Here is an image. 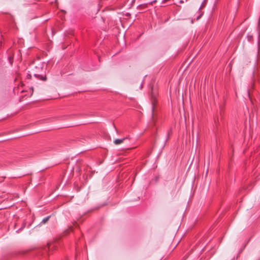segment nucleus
<instances>
[{
  "label": "nucleus",
  "mask_w": 260,
  "mask_h": 260,
  "mask_svg": "<svg viewBox=\"0 0 260 260\" xmlns=\"http://www.w3.org/2000/svg\"><path fill=\"white\" fill-rule=\"evenodd\" d=\"M50 217V216H47V217H45V218H44V219L42 220V221L41 223H46V222L48 221V220H49V219Z\"/></svg>",
  "instance_id": "3"
},
{
  "label": "nucleus",
  "mask_w": 260,
  "mask_h": 260,
  "mask_svg": "<svg viewBox=\"0 0 260 260\" xmlns=\"http://www.w3.org/2000/svg\"><path fill=\"white\" fill-rule=\"evenodd\" d=\"M31 75H30V74H28V75H27V79H30V78H31Z\"/></svg>",
  "instance_id": "5"
},
{
  "label": "nucleus",
  "mask_w": 260,
  "mask_h": 260,
  "mask_svg": "<svg viewBox=\"0 0 260 260\" xmlns=\"http://www.w3.org/2000/svg\"><path fill=\"white\" fill-rule=\"evenodd\" d=\"M127 139V137L123 138L122 139H117L114 141V143L115 145H119L123 143L125 140Z\"/></svg>",
  "instance_id": "1"
},
{
  "label": "nucleus",
  "mask_w": 260,
  "mask_h": 260,
  "mask_svg": "<svg viewBox=\"0 0 260 260\" xmlns=\"http://www.w3.org/2000/svg\"><path fill=\"white\" fill-rule=\"evenodd\" d=\"M151 103L152 105V115L153 114L154 107L156 104V98L155 96L152 95L151 96Z\"/></svg>",
  "instance_id": "2"
},
{
  "label": "nucleus",
  "mask_w": 260,
  "mask_h": 260,
  "mask_svg": "<svg viewBox=\"0 0 260 260\" xmlns=\"http://www.w3.org/2000/svg\"><path fill=\"white\" fill-rule=\"evenodd\" d=\"M38 76L39 77V79L43 81H45L46 80L47 78L46 76H43L42 75H39Z\"/></svg>",
  "instance_id": "4"
},
{
  "label": "nucleus",
  "mask_w": 260,
  "mask_h": 260,
  "mask_svg": "<svg viewBox=\"0 0 260 260\" xmlns=\"http://www.w3.org/2000/svg\"><path fill=\"white\" fill-rule=\"evenodd\" d=\"M180 3H183V1H180Z\"/></svg>",
  "instance_id": "6"
}]
</instances>
